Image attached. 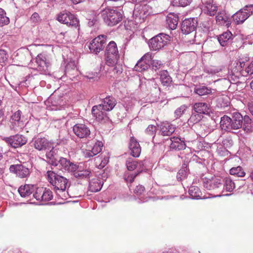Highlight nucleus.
<instances>
[{
  "instance_id": "21",
  "label": "nucleus",
  "mask_w": 253,
  "mask_h": 253,
  "mask_svg": "<svg viewBox=\"0 0 253 253\" xmlns=\"http://www.w3.org/2000/svg\"><path fill=\"white\" fill-rule=\"evenodd\" d=\"M105 179H100L99 178H95L89 182L88 189L92 192L99 191L103 186Z\"/></svg>"
},
{
  "instance_id": "50",
  "label": "nucleus",
  "mask_w": 253,
  "mask_h": 253,
  "mask_svg": "<svg viewBox=\"0 0 253 253\" xmlns=\"http://www.w3.org/2000/svg\"><path fill=\"white\" fill-rule=\"evenodd\" d=\"M103 144L101 141H97L93 145L92 148L93 151L95 153V154L99 153L101 150Z\"/></svg>"
},
{
  "instance_id": "9",
  "label": "nucleus",
  "mask_w": 253,
  "mask_h": 253,
  "mask_svg": "<svg viewBox=\"0 0 253 253\" xmlns=\"http://www.w3.org/2000/svg\"><path fill=\"white\" fill-rule=\"evenodd\" d=\"M148 8V5H144L143 6L140 5L134 9L133 13V17L135 23L138 24L144 22V19L149 15V13L147 11Z\"/></svg>"
},
{
  "instance_id": "14",
  "label": "nucleus",
  "mask_w": 253,
  "mask_h": 253,
  "mask_svg": "<svg viewBox=\"0 0 253 253\" xmlns=\"http://www.w3.org/2000/svg\"><path fill=\"white\" fill-rule=\"evenodd\" d=\"M129 149L130 154L134 157H138L141 153V149L139 142L134 138L131 137L129 143Z\"/></svg>"
},
{
  "instance_id": "28",
  "label": "nucleus",
  "mask_w": 253,
  "mask_h": 253,
  "mask_svg": "<svg viewBox=\"0 0 253 253\" xmlns=\"http://www.w3.org/2000/svg\"><path fill=\"white\" fill-rule=\"evenodd\" d=\"M220 125L223 130L231 131L233 129L231 119L226 115L221 118Z\"/></svg>"
},
{
  "instance_id": "6",
  "label": "nucleus",
  "mask_w": 253,
  "mask_h": 253,
  "mask_svg": "<svg viewBox=\"0 0 253 253\" xmlns=\"http://www.w3.org/2000/svg\"><path fill=\"white\" fill-rule=\"evenodd\" d=\"M106 38L105 35H99L93 39L88 46L90 51L97 54L102 50L106 44Z\"/></svg>"
},
{
  "instance_id": "59",
  "label": "nucleus",
  "mask_w": 253,
  "mask_h": 253,
  "mask_svg": "<svg viewBox=\"0 0 253 253\" xmlns=\"http://www.w3.org/2000/svg\"><path fill=\"white\" fill-rule=\"evenodd\" d=\"M145 191V187L141 185H139L136 186L135 189H134V193L136 194L137 195H140L142 194Z\"/></svg>"
},
{
  "instance_id": "30",
  "label": "nucleus",
  "mask_w": 253,
  "mask_h": 253,
  "mask_svg": "<svg viewBox=\"0 0 253 253\" xmlns=\"http://www.w3.org/2000/svg\"><path fill=\"white\" fill-rule=\"evenodd\" d=\"M160 76L161 83L163 85L168 86L172 82V79L167 70H163L161 71Z\"/></svg>"
},
{
  "instance_id": "36",
  "label": "nucleus",
  "mask_w": 253,
  "mask_h": 253,
  "mask_svg": "<svg viewBox=\"0 0 253 253\" xmlns=\"http://www.w3.org/2000/svg\"><path fill=\"white\" fill-rule=\"evenodd\" d=\"M77 169L78 166L77 165L71 162L70 161H68L66 158H64V170L69 172H75Z\"/></svg>"
},
{
  "instance_id": "37",
  "label": "nucleus",
  "mask_w": 253,
  "mask_h": 253,
  "mask_svg": "<svg viewBox=\"0 0 253 253\" xmlns=\"http://www.w3.org/2000/svg\"><path fill=\"white\" fill-rule=\"evenodd\" d=\"M230 173L231 175L237 177H244L245 175V172L240 166L233 167L230 170Z\"/></svg>"
},
{
  "instance_id": "22",
  "label": "nucleus",
  "mask_w": 253,
  "mask_h": 253,
  "mask_svg": "<svg viewBox=\"0 0 253 253\" xmlns=\"http://www.w3.org/2000/svg\"><path fill=\"white\" fill-rule=\"evenodd\" d=\"M178 16L173 13H169L166 18V23L168 27L171 30L175 29L178 23Z\"/></svg>"
},
{
  "instance_id": "26",
  "label": "nucleus",
  "mask_w": 253,
  "mask_h": 253,
  "mask_svg": "<svg viewBox=\"0 0 253 253\" xmlns=\"http://www.w3.org/2000/svg\"><path fill=\"white\" fill-rule=\"evenodd\" d=\"M232 34L231 32L227 31L223 33L218 38V41L222 46H225L232 42Z\"/></svg>"
},
{
  "instance_id": "13",
  "label": "nucleus",
  "mask_w": 253,
  "mask_h": 253,
  "mask_svg": "<svg viewBox=\"0 0 253 253\" xmlns=\"http://www.w3.org/2000/svg\"><path fill=\"white\" fill-rule=\"evenodd\" d=\"M34 146L35 149L39 151L50 150L52 148V143L44 137L36 139L34 141Z\"/></svg>"
},
{
  "instance_id": "43",
  "label": "nucleus",
  "mask_w": 253,
  "mask_h": 253,
  "mask_svg": "<svg viewBox=\"0 0 253 253\" xmlns=\"http://www.w3.org/2000/svg\"><path fill=\"white\" fill-rule=\"evenodd\" d=\"M142 171V170H138V172L135 173L129 174L126 173L124 175L125 180L127 182H132L134 181L135 177Z\"/></svg>"
},
{
  "instance_id": "51",
  "label": "nucleus",
  "mask_w": 253,
  "mask_h": 253,
  "mask_svg": "<svg viewBox=\"0 0 253 253\" xmlns=\"http://www.w3.org/2000/svg\"><path fill=\"white\" fill-rule=\"evenodd\" d=\"M151 64L153 69L155 71L160 69L164 66L162 61L159 60H153Z\"/></svg>"
},
{
  "instance_id": "29",
  "label": "nucleus",
  "mask_w": 253,
  "mask_h": 253,
  "mask_svg": "<svg viewBox=\"0 0 253 253\" xmlns=\"http://www.w3.org/2000/svg\"><path fill=\"white\" fill-rule=\"evenodd\" d=\"M242 127L244 131L247 133H249L253 131V124L249 116H244Z\"/></svg>"
},
{
  "instance_id": "58",
  "label": "nucleus",
  "mask_w": 253,
  "mask_h": 253,
  "mask_svg": "<svg viewBox=\"0 0 253 253\" xmlns=\"http://www.w3.org/2000/svg\"><path fill=\"white\" fill-rule=\"evenodd\" d=\"M21 111L18 110L11 117L10 121H21Z\"/></svg>"
},
{
  "instance_id": "34",
  "label": "nucleus",
  "mask_w": 253,
  "mask_h": 253,
  "mask_svg": "<svg viewBox=\"0 0 253 253\" xmlns=\"http://www.w3.org/2000/svg\"><path fill=\"white\" fill-rule=\"evenodd\" d=\"M150 65L141 58L137 61L134 67V69L138 72H143L148 69Z\"/></svg>"
},
{
  "instance_id": "52",
  "label": "nucleus",
  "mask_w": 253,
  "mask_h": 253,
  "mask_svg": "<svg viewBox=\"0 0 253 253\" xmlns=\"http://www.w3.org/2000/svg\"><path fill=\"white\" fill-rule=\"evenodd\" d=\"M49 151L47 152L46 153V157L47 159H48V162L51 163V164H53L54 161L55 160L54 158V151H53V147L51 148Z\"/></svg>"
},
{
  "instance_id": "19",
  "label": "nucleus",
  "mask_w": 253,
  "mask_h": 253,
  "mask_svg": "<svg viewBox=\"0 0 253 253\" xmlns=\"http://www.w3.org/2000/svg\"><path fill=\"white\" fill-rule=\"evenodd\" d=\"M36 189V186L32 184H25L21 186L18 189V192L22 197H28L31 195Z\"/></svg>"
},
{
  "instance_id": "53",
  "label": "nucleus",
  "mask_w": 253,
  "mask_h": 253,
  "mask_svg": "<svg viewBox=\"0 0 253 253\" xmlns=\"http://www.w3.org/2000/svg\"><path fill=\"white\" fill-rule=\"evenodd\" d=\"M153 58V54L150 52L146 53L141 58V59L148 63L149 65L151 63Z\"/></svg>"
},
{
  "instance_id": "5",
  "label": "nucleus",
  "mask_w": 253,
  "mask_h": 253,
  "mask_svg": "<svg viewBox=\"0 0 253 253\" xmlns=\"http://www.w3.org/2000/svg\"><path fill=\"white\" fill-rule=\"evenodd\" d=\"M253 13V4L247 5L234 14L232 17L236 24H242Z\"/></svg>"
},
{
  "instance_id": "15",
  "label": "nucleus",
  "mask_w": 253,
  "mask_h": 253,
  "mask_svg": "<svg viewBox=\"0 0 253 253\" xmlns=\"http://www.w3.org/2000/svg\"><path fill=\"white\" fill-rule=\"evenodd\" d=\"M175 130V127L169 122H165L160 126V133L163 136H170Z\"/></svg>"
},
{
  "instance_id": "55",
  "label": "nucleus",
  "mask_w": 253,
  "mask_h": 253,
  "mask_svg": "<svg viewBox=\"0 0 253 253\" xmlns=\"http://www.w3.org/2000/svg\"><path fill=\"white\" fill-rule=\"evenodd\" d=\"M114 67L113 69V72H114V74L116 75H120L123 72V67L122 65L120 64H118V62L114 64V65L113 66Z\"/></svg>"
},
{
  "instance_id": "10",
  "label": "nucleus",
  "mask_w": 253,
  "mask_h": 253,
  "mask_svg": "<svg viewBox=\"0 0 253 253\" xmlns=\"http://www.w3.org/2000/svg\"><path fill=\"white\" fill-rule=\"evenodd\" d=\"M9 170L20 178L27 177L30 173V169L23 165H12L10 166Z\"/></svg>"
},
{
  "instance_id": "60",
  "label": "nucleus",
  "mask_w": 253,
  "mask_h": 253,
  "mask_svg": "<svg viewBox=\"0 0 253 253\" xmlns=\"http://www.w3.org/2000/svg\"><path fill=\"white\" fill-rule=\"evenodd\" d=\"M84 156L86 158H91L94 156L96 155L93 151L92 148L91 150H86L84 152Z\"/></svg>"
},
{
  "instance_id": "62",
  "label": "nucleus",
  "mask_w": 253,
  "mask_h": 253,
  "mask_svg": "<svg viewBox=\"0 0 253 253\" xmlns=\"http://www.w3.org/2000/svg\"><path fill=\"white\" fill-rule=\"evenodd\" d=\"M64 50H67V51H70L71 54H73L74 55L75 54V49L74 47L72 45V43H69V45H67L66 46V49H64ZM70 58H72V55H70Z\"/></svg>"
},
{
  "instance_id": "31",
  "label": "nucleus",
  "mask_w": 253,
  "mask_h": 253,
  "mask_svg": "<svg viewBox=\"0 0 253 253\" xmlns=\"http://www.w3.org/2000/svg\"><path fill=\"white\" fill-rule=\"evenodd\" d=\"M211 88L206 86H196L194 88V91L199 96H203L211 93Z\"/></svg>"
},
{
  "instance_id": "48",
  "label": "nucleus",
  "mask_w": 253,
  "mask_h": 253,
  "mask_svg": "<svg viewBox=\"0 0 253 253\" xmlns=\"http://www.w3.org/2000/svg\"><path fill=\"white\" fill-rule=\"evenodd\" d=\"M187 173L186 168H182L177 173V179L179 181L182 180L186 177Z\"/></svg>"
},
{
  "instance_id": "46",
  "label": "nucleus",
  "mask_w": 253,
  "mask_h": 253,
  "mask_svg": "<svg viewBox=\"0 0 253 253\" xmlns=\"http://www.w3.org/2000/svg\"><path fill=\"white\" fill-rule=\"evenodd\" d=\"M43 192V187H36L35 191L34 192L33 196L38 201H41L42 197V194Z\"/></svg>"
},
{
  "instance_id": "38",
  "label": "nucleus",
  "mask_w": 253,
  "mask_h": 253,
  "mask_svg": "<svg viewBox=\"0 0 253 253\" xmlns=\"http://www.w3.org/2000/svg\"><path fill=\"white\" fill-rule=\"evenodd\" d=\"M91 172L88 169H84L82 170H78L74 172L75 177L78 178L84 179L88 178Z\"/></svg>"
},
{
  "instance_id": "27",
  "label": "nucleus",
  "mask_w": 253,
  "mask_h": 253,
  "mask_svg": "<svg viewBox=\"0 0 253 253\" xmlns=\"http://www.w3.org/2000/svg\"><path fill=\"white\" fill-rule=\"evenodd\" d=\"M218 7L215 3L210 1L205 3L203 10L205 13L209 16H214L217 12Z\"/></svg>"
},
{
  "instance_id": "1",
  "label": "nucleus",
  "mask_w": 253,
  "mask_h": 253,
  "mask_svg": "<svg viewBox=\"0 0 253 253\" xmlns=\"http://www.w3.org/2000/svg\"><path fill=\"white\" fill-rule=\"evenodd\" d=\"M203 186L208 190L216 194L215 197L221 196L222 193L223 179L219 176H215L211 179L206 177L202 179Z\"/></svg>"
},
{
  "instance_id": "17",
  "label": "nucleus",
  "mask_w": 253,
  "mask_h": 253,
  "mask_svg": "<svg viewBox=\"0 0 253 253\" xmlns=\"http://www.w3.org/2000/svg\"><path fill=\"white\" fill-rule=\"evenodd\" d=\"M170 141H171L170 145L171 150L179 151L184 149L186 147L183 139L182 140L178 137H172L170 138Z\"/></svg>"
},
{
  "instance_id": "56",
  "label": "nucleus",
  "mask_w": 253,
  "mask_h": 253,
  "mask_svg": "<svg viewBox=\"0 0 253 253\" xmlns=\"http://www.w3.org/2000/svg\"><path fill=\"white\" fill-rule=\"evenodd\" d=\"M145 131L148 134L153 135L156 132V126L154 125H150L147 127Z\"/></svg>"
},
{
  "instance_id": "12",
  "label": "nucleus",
  "mask_w": 253,
  "mask_h": 253,
  "mask_svg": "<svg viewBox=\"0 0 253 253\" xmlns=\"http://www.w3.org/2000/svg\"><path fill=\"white\" fill-rule=\"evenodd\" d=\"M75 134L80 138L87 137L90 133L89 128L85 125L78 124L73 126Z\"/></svg>"
},
{
  "instance_id": "47",
  "label": "nucleus",
  "mask_w": 253,
  "mask_h": 253,
  "mask_svg": "<svg viewBox=\"0 0 253 253\" xmlns=\"http://www.w3.org/2000/svg\"><path fill=\"white\" fill-rule=\"evenodd\" d=\"M242 70V74L244 76L253 75V60L245 68V70Z\"/></svg>"
},
{
  "instance_id": "18",
  "label": "nucleus",
  "mask_w": 253,
  "mask_h": 253,
  "mask_svg": "<svg viewBox=\"0 0 253 253\" xmlns=\"http://www.w3.org/2000/svg\"><path fill=\"white\" fill-rule=\"evenodd\" d=\"M116 103V99L113 97L109 96L105 97L99 105L103 108L104 111H110L113 110Z\"/></svg>"
},
{
  "instance_id": "8",
  "label": "nucleus",
  "mask_w": 253,
  "mask_h": 253,
  "mask_svg": "<svg viewBox=\"0 0 253 253\" xmlns=\"http://www.w3.org/2000/svg\"><path fill=\"white\" fill-rule=\"evenodd\" d=\"M106 111L103 110V108L100 105L93 106L91 109L92 114L96 120L102 123H106L110 121Z\"/></svg>"
},
{
  "instance_id": "61",
  "label": "nucleus",
  "mask_w": 253,
  "mask_h": 253,
  "mask_svg": "<svg viewBox=\"0 0 253 253\" xmlns=\"http://www.w3.org/2000/svg\"><path fill=\"white\" fill-rule=\"evenodd\" d=\"M47 174L48 180L52 184V182H53L54 179H55V177H56L57 174L52 171H48L47 172Z\"/></svg>"
},
{
  "instance_id": "23",
  "label": "nucleus",
  "mask_w": 253,
  "mask_h": 253,
  "mask_svg": "<svg viewBox=\"0 0 253 253\" xmlns=\"http://www.w3.org/2000/svg\"><path fill=\"white\" fill-rule=\"evenodd\" d=\"M194 111L201 114H208L210 113V105L205 102L195 103L193 106Z\"/></svg>"
},
{
  "instance_id": "4",
  "label": "nucleus",
  "mask_w": 253,
  "mask_h": 253,
  "mask_svg": "<svg viewBox=\"0 0 253 253\" xmlns=\"http://www.w3.org/2000/svg\"><path fill=\"white\" fill-rule=\"evenodd\" d=\"M170 41V36L161 33L151 38L148 44L151 50L158 51L162 49Z\"/></svg>"
},
{
  "instance_id": "57",
  "label": "nucleus",
  "mask_w": 253,
  "mask_h": 253,
  "mask_svg": "<svg viewBox=\"0 0 253 253\" xmlns=\"http://www.w3.org/2000/svg\"><path fill=\"white\" fill-rule=\"evenodd\" d=\"M41 20L40 16L37 12H34L30 18V21L34 24L39 23Z\"/></svg>"
},
{
  "instance_id": "41",
  "label": "nucleus",
  "mask_w": 253,
  "mask_h": 253,
  "mask_svg": "<svg viewBox=\"0 0 253 253\" xmlns=\"http://www.w3.org/2000/svg\"><path fill=\"white\" fill-rule=\"evenodd\" d=\"M127 169L131 171L135 169L137 166V162L131 158H128L126 163Z\"/></svg>"
},
{
  "instance_id": "24",
  "label": "nucleus",
  "mask_w": 253,
  "mask_h": 253,
  "mask_svg": "<svg viewBox=\"0 0 253 253\" xmlns=\"http://www.w3.org/2000/svg\"><path fill=\"white\" fill-rule=\"evenodd\" d=\"M244 117L239 112L233 113L232 120L233 129H238L242 127Z\"/></svg>"
},
{
  "instance_id": "16",
  "label": "nucleus",
  "mask_w": 253,
  "mask_h": 253,
  "mask_svg": "<svg viewBox=\"0 0 253 253\" xmlns=\"http://www.w3.org/2000/svg\"><path fill=\"white\" fill-rule=\"evenodd\" d=\"M64 24L67 26L77 28L79 26V20L76 16L70 12L64 13Z\"/></svg>"
},
{
  "instance_id": "39",
  "label": "nucleus",
  "mask_w": 253,
  "mask_h": 253,
  "mask_svg": "<svg viewBox=\"0 0 253 253\" xmlns=\"http://www.w3.org/2000/svg\"><path fill=\"white\" fill-rule=\"evenodd\" d=\"M10 129L14 130L15 131H19L21 130L24 126V123L23 121H10Z\"/></svg>"
},
{
  "instance_id": "3",
  "label": "nucleus",
  "mask_w": 253,
  "mask_h": 253,
  "mask_svg": "<svg viewBox=\"0 0 253 253\" xmlns=\"http://www.w3.org/2000/svg\"><path fill=\"white\" fill-rule=\"evenodd\" d=\"M105 63L109 66H112L116 63L120 58V55L116 43L110 42L106 46L105 52Z\"/></svg>"
},
{
  "instance_id": "49",
  "label": "nucleus",
  "mask_w": 253,
  "mask_h": 253,
  "mask_svg": "<svg viewBox=\"0 0 253 253\" xmlns=\"http://www.w3.org/2000/svg\"><path fill=\"white\" fill-rule=\"evenodd\" d=\"M76 68L75 61L71 60L66 65L64 75L70 71L74 70Z\"/></svg>"
},
{
  "instance_id": "35",
  "label": "nucleus",
  "mask_w": 253,
  "mask_h": 253,
  "mask_svg": "<svg viewBox=\"0 0 253 253\" xmlns=\"http://www.w3.org/2000/svg\"><path fill=\"white\" fill-rule=\"evenodd\" d=\"M35 62L37 63V69L39 70L45 72L47 70L46 63L39 56H38V57L35 59Z\"/></svg>"
},
{
  "instance_id": "2",
  "label": "nucleus",
  "mask_w": 253,
  "mask_h": 253,
  "mask_svg": "<svg viewBox=\"0 0 253 253\" xmlns=\"http://www.w3.org/2000/svg\"><path fill=\"white\" fill-rule=\"evenodd\" d=\"M104 22L108 26H113L118 24L122 19L121 12L116 9L105 8L100 13Z\"/></svg>"
},
{
  "instance_id": "64",
  "label": "nucleus",
  "mask_w": 253,
  "mask_h": 253,
  "mask_svg": "<svg viewBox=\"0 0 253 253\" xmlns=\"http://www.w3.org/2000/svg\"><path fill=\"white\" fill-rule=\"evenodd\" d=\"M6 59L7 57L5 51L0 50V62H4Z\"/></svg>"
},
{
  "instance_id": "25",
  "label": "nucleus",
  "mask_w": 253,
  "mask_h": 253,
  "mask_svg": "<svg viewBox=\"0 0 253 253\" xmlns=\"http://www.w3.org/2000/svg\"><path fill=\"white\" fill-rule=\"evenodd\" d=\"M63 177L57 175L54 179L53 182H52V185L54 187V190L57 196L61 197L60 193H62L63 192Z\"/></svg>"
},
{
  "instance_id": "7",
  "label": "nucleus",
  "mask_w": 253,
  "mask_h": 253,
  "mask_svg": "<svg viewBox=\"0 0 253 253\" xmlns=\"http://www.w3.org/2000/svg\"><path fill=\"white\" fill-rule=\"evenodd\" d=\"M2 139L8 145L14 148L21 147L27 142V139L26 137L23 135L18 134L9 137H4Z\"/></svg>"
},
{
  "instance_id": "32",
  "label": "nucleus",
  "mask_w": 253,
  "mask_h": 253,
  "mask_svg": "<svg viewBox=\"0 0 253 253\" xmlns=\"http://www.w3.org/2000/svg\"><path fill=\"white\" fill-rule=\"evenodd\" d=\"M189 194L191 198L193 199L201 198L202 192L197 186H191L189 189Z\"/></svg>"
},
{
  "instance_id": "45",
  "label": "nucleus",
  "mask_w": 253,
  "mask_h": 253,
  "mask_svg": "<svg viewBox=\"0 0 253 253\" xmlns=\"http://www.w3.org/2000/svg\"><path fill=\"white\" fill-rule=\"evenodd\" d=\"M187 107L183 105L176 109L174 112L175 117L176 119L179 118L186 111Z\"/></svg>"
},
{
  "instance_id": "44",
  "label": "nucleus",
  "mask_w": 253,
  "mask_h": 253,
  "mask_svg": "<svg viewBox=\"0 0 253 253\" xmlns=\"http://www.w3.org/2000/svg\"><path fill=\"white\" fill-rule=\"evenodd\" d=\"M52 197V192L49 189L43 188V192L42 194V201H48Z\"/></svg>"
},
{
  "instance_id": "40",
  "label": "nucleus",
  "mask_w": 253,
  "mask_h": 253,
  "mask_svg": "<svg viewBox=\"0 0 253 253\" xmlns=\"http://www.w3.org/2000/svg\"><path fill=\"white\" fill-rule=\"evenodd\" d=\"M9 23V19L6 16L5 12L0 8V26L7 25Z\"/></svg>"
},
{
  "instance_id": "63",
  "label": "nucleus",
  "mask_w": 253,
  "mask_h": 253,
  "mask_svg": "<svg viewBox=\"0 0 253 253\" xmlns=\"http://www.w3.org/2000/svg\"><path fill=\"white\" fill-rule=\"evenodd\" d=\"M237 65L238 67V70L240 71L242 73V70H245L244 67L246 65V63L244 61H239L237 63Z\"/></svg>"
},
{
  "instance_id": "42",
  "label": "nucleus",
  "mask_w": 253,
  "mask_h": 253,
  "mask_svg": "<svg viewBox=\"0 0 253 253\" xmlns=\"http://www.w3.org/2000/svg\"><path fill=\"white\" fill-rule=\"evenodd\" d=\"M192 0H172L171 3L173 6L185 7L191 2Z\"/></svg>"
},
{
  "instance_id": "54",
  "label": "nucleus",
  "mask_w": 253,
  "mask_h": 253,
  "mask_svg": "<svg viewBox=\"0 0 253 253\" xmlns=\"http://www.w3.org/2000/svg\"><path fill=\"white\" fill-rule=\"evenodd\" d=\"M201 120V117L199 114H192L188 120L189 124H196Z\"/></svg>"
},
{
  "instance_id": "20",
  "label": "nucleus",
  "mask_w": 253,
  "mask_h": 253,
  "mask_svg": "<svg viewBox=\"0 0 253 253\" xmlns=\"http://www.w3.org/2000/svg\"><path fill=\"white\" fill-rule=\"evenodd\" d=\"M216 21L218 25H225L229 27L230 25L229 16L225 11H221L218 13L216 16Z\"/></svg>"
},
{
  "instance_id": "33",
  "label": "nucleus",
  "mask_w": 253,
  "mask_h": 253,
  "mask_svg": "<svg viewBox=\"0 0 253 253\" xmlns=\"http://www.w3.org/2000/svg\"><path fill=\"white\" fill-rule=\"evenodd\" d=\"M223 182H224V184H223V189H225L227 192H231L235 188V183L232 181V180L229 177H226L225 179H223Z\"/></svg>"
},
{
  "instance_id": "11",
  "label": "nucleus",
  "mask_w": 253,
  "mask_h": 253,
  "mask_svg": "<svg viewBox=\"0 0 253 253\" xmlns=\"http://www.w3.org/2000/svg\"><path fill=\"white\" fill-rule=\"evenodd\" d=\"M197 20L196 18L185 19L181 25V31L185 34H189L194 31L197 26Z\"/></svg>"
}]
</instances>
